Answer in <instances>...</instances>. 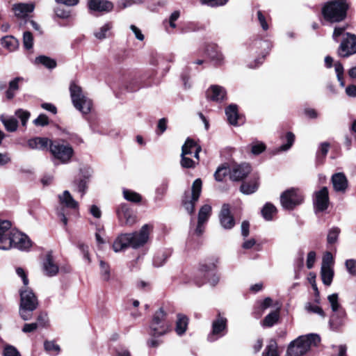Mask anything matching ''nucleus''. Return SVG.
<instances>
[{
	"mask_svg": "<svg viewBox=\"0 0 356 356\" xmlns=\"http://www.w3.org/2000/svg\"><path fill=\"white\" fill-rule=\"evenodd\" d=\"M227 318L218 314L217 318L212 323V330L208 336V340L214 341L219 337H222L227 328Z\"/></svg>",
	"mask_w": 356,
	"mask_h": 356,
	"instance_id": "obj_12",
	"label": "nucleus"
},
{
	"mask_svg": "<svg viewBox=\"0 0 356 356\" xmlns=\"http://www.w3.org/2000/svg\"><path fill=\"white\" fill-rule=\"evenodd\" d=\"M266 149L265 145L261 142H256L251 145V152L253 154L257 155L263 152Z\"/></svg>",
	"mask_w": 356,
	"mask_h": 356,
	"instance_id": "obj_54",
	"label": "nucleus"
},
{
	"mask_svg": "<svg viewBox=\"0 0 356 356\" xmlns=\"http://www.w3.org/2000/svg\"><path fill=\"white\" fill-rule=\"evenodd\" d=\"M188 323V319L185 315L181 314L177 315L175 331L178 335H182L186 332Z\"/></svg>",
	"mask_w": 356,
	"mask_h": 356,
	"instance_id": "obj_34",
	"label": "nucleus"
},
{
	"mask_svg": "<svg viewBox=\"0 0 356 356\" xmlns=\"http://www.w3.org/2000/svg\"><path fill=\"white\" fill-rule=\"evenodd\" d=\"M348 8L346 0H332L323 7L322 14L331 23L339 22L346 18Z\"/></svg>",
	"mask_w": 356,
	"mask_h": 356,
	"instance_id": "obj_4",
	"label": "nucleus"
},
{
	"mask_svg": "<svg viewBox=\"0 0 356 356\" xmlns=\"http://www.w3.org/2000/svg\"><path fill=\"white\" fill-rule=\"evenodd\" d=\"M152 229V227L146 224L139 231L120 234L113 244V250L117 252L127 248L138 249L144 246L149 240Z\"/></svg>",
	"mask_w": 356,
	"mask_h": 356,
	"instance_id": "obj_1",
	"label": "nucleus"
},
{
	"mask_svg": "<svg viewBox=\"0 0 356 356\" xmlns=\"http://www.w3.org/2000/svg\"><path fill=\"white\" fill-rule=\"evenodd\" d=\"M251 171L248 163H242L233 166L230 172V179L233 181H239L244 179Z\"/></svg>",
	"mask_w": 356,
	"mask_h": 356,
	"instance_id": "obj_21",
	"label": "nucleus"
},
{
	"mask_svg": "<svg viewBox=\"0 0 356 356\" xmlns=\"http://www.w3.org/2000/svg\"><path fill=\"white\" fill-rule=\"evenodd\" d=\"M230 172L231 170L225 165L219 167L214 174L216 180L218 181H222L228 174L230 175Z\"/></svg>",
	"mask_w": 356,
	"mask_h": 356,
	"instance_id": "obj_43",
	"label": "nucleus"
},
{
	"mask_svg": "<svg viewBox=\"0 0 356 356\" xmlns=\"http://www.w3.org/2000/svg\"><path fill=\"white\" fill-rule=\"evenodd\" d=\"M43 273L49 277L55 276L59 270L58 264L55 262L51 252H49L42 263Z\"/></svg>",
	"mask_w": 356,
	"mask_h": 356,
	"instance_id": "obj_18",
	"label": "nucleus"
},
{
	"mask_svg": "<svg viewBox=\"0 0 356 356\" xmlns=\"http://www.w3.org/2000/svg\"><path fill=\"white\" fill-rule=\"evenodd\" d=\"M113 29V23L108 22L97 29L94 32L95 37L98 40H104L109 37L111 30Z\"/></svg>",
	"mask_w": 356,
	"mask_h": 356,
	"instance_id": "obj_29",
	"label": "nucleus"
},
{
	"mask_svg": "<svg viewBox=\"0 0 356 356\" xmlns=\"http://www.w3.org/2000/svg\"><path fill=\"white\" fill-rule=\"evenodd\" d=\"M207 54L210 58L216 64L220 65L224 60V56L219 47L216 44H211L207 49Z\"/></svg>",
	"mask_w": 356,
	"mask_h": 356,
	"instance_id": "obj_27",
	"label": "nucleus"
},
{
	"mask_svg": "<svg viewBox=\"0 0 356 356\" xmlns=\"http://www.w3.org/2000/svg\"><path fill=\"white\" fill-rule=\"evenodd\" d=\"M345 27H336L334 30L332 38L334 41L338 42L339 37L342 36V38H343V34L346 33L344 32Z\"/></svg>",
	"mask_w": 356,
	"mask_h": 356,
	"instance_id": "obj_64",
	"label": "nucleus"
},
{
	"mask_svg": "<svg viewBox=\"0 0 356 356\" xmlns=\"http://www.w3.org/2000/svg\"><path fill=\"white\" fill-rule=\"evenodd\" d=\"M170 329V323L166 318V314L161 308L154 314L149 325V334L160 337L166 334Z\"/></svg>",
	"mask_w": 356,
	"mask_h": 356,
	"instance_id": "obj_7",
	"label": "nucleus"
},
{
	"mask_svg": "<svg viewBox=\"0 0 356 356\" xmlns=\"http://www.w3.org/2000/svg\"><path fill=\"white\" fill-rule=\"evenodd\" d=\"M334 70L337 74V79L341 87H344L345 83L343 81V67L340 62L334 63Z\"/></svg>",
	"mask_w": 356,
	"mask_h": 356,
	"instance_id": "obj_47",
	"label": "nucleus"
},
{
	"mask_svg": "<svg viewBox=\"0 0 356 356\" xmlns=\"http://www.w3.org/2000/svg\"><path fill=\"white\" fill-rule=\"evenodd\" d=\"M186 149V147H181V165L185 168H193L198 163L199 161L190 159L187 155Z\"/></svg>",
	"mask_w": 356,
	"mask_h": 356,
	"instance_id": "obj_33",
	"label": "nucleus"
},
{
	"mask_svg": "<svg viewBox=\"0 0 356 356\" xmlns=\"http://www.w3.org/2000/svg\"><path fill=\"white\" fill-rule=\"evenodd\" d=\"M35 63H40L49 69H53L56 66V62L47 56H40L35 58Z\"/></svg>",
	"mask_w": 356,
	"mask_h": 356,
	"instance_id": "obj_39",
	"label": "nucleus"
},
{
	"mask_svg": "<svg viewBox=\"0 0 356 356\" xmlns=\"http://www.w3.org/2000/svg\"><path fill=\"white\" fill-rule=\"evenodd\" d=\"M16 273L22 278L24 285V289H20L19 314L24 321H28L31 318V312L37 308L38 302L33 291L27 287L29 279L24 270L18 267Z\"/></svg>",
	"mask_w": 356,
	"mask_h": 356,
	"instance_id": "obj_2",
	"label": "nucleus"
},
{
	"mask_svg": "<svg viewBox=\"0 0 356 356\" xmlns=\"http://www.w3.org/2000/svg\"><path fill=\"white\" fill-rule=\"evenodd\" d=\"M75 190L81 193V196L85 193L87 188L86 178L81 179L79 181H74Z\"/></svg>",
	"mask_w": 356,
	"mask_h": 356,
	"instance_id": "obj_52",
	"label": "nucleus"
},
{
	"mask_svg": "<svg viewBox=\"0 0 356 356\" xmlns=\"http://www.w3.org/2000/svg\"><path fill=\"white\" fill-rule=\"evenodd\" d=\"M182 147H186L187 155H192L193 154V156L197 161L200 160L199 154L201 152V147L197 145L193 140L191 138H187L185 143Z\"/></svg>",
	"mask_w": 356,
	"mask_h": 356,
	"instance_id": "obj_28",
	"label": "nucleus"
},
{
	"mask_svg": "<svg viewBox=\"0 0 356 356\" xmlns=\"http://www.w3.org/2000/svg\"><path fill=\"white\" fill-rule=\"evenodd\" d=\"M346 316V313L344 309L333 312L329 321L330 329L332 330H338L344 324Z\"/></svg>",
	"mask_w": 356,
	"mask_h": 356,
	"instance_id": "obj_22",
	"label": "nucleus"
},
{
	"mask_svg": "<svg viewBox=\"0 0 356 356\" xmlns=\"http://www.w3.org/2000/svg\"><path fill=\"white\" fill-rule=\"evenodd\" d=\"M130 29L134 33L135 37L137 40H138L140 41L144 40L145 36L139 28H138L136 26L132 24L130 26Z\"/></svg>",
	"mask_w": 356,
	"mask_h": 356,
	"instance_id": "obj_61",
	"label": "nucleus"
},
{
	"mask_svg": "<svg viewBox=\"0 0 356 356\" xmlns=\"http://www.w3.org/2000/svg\"><path fill=\"white\" fill-rule=\"evenodd\" d=\"M337 54L339 56L343 58L356 54V35L355 34L350 33L343 34Z\"/></svg>",
	"mask_w": 356,
	"mask_h": 356,
	"instance_id": "obj_10",
	"label": "nucleus"
},
{
	"mask_svg": "<svg viewBox=\"0 0 356 356\" xmlns=\"http://www.w3.org/2000/svg\"><path fill=\"white\" fill-rule=\"evenodd\" d=\"M59 203L67 208L71 209H76L79 207V203L73 198L68 191H65L62 194L58 196Z\"/></svg>",
	"mask_w": 356,
	"mask_h": 356,
	"instance_id": "obj_25",
	"label": "nucleus"
},
{
	"mask_svg": "<svg viewBox=\"0 0 356 356\" xmlns=\"http://www.w3.org/2000/svg\"><path fill=\"white\" fill-rule=\"evenodd\" d=\"M1 43L2 46L9 51H15L19 47V41L12 35H6L1 38Z\"/></svg>",
	"mask_w": 356,
	"mask_h": 356,
	"instance_id": "obj_30",
	"label": "nucleus"
},
{
	"mask_svg": "<svg viewBox=\"0 0 356 356\" xmlns=\"http://www.w3.org/2000/svg\"><path fill=\"white\" fill-rule=\"evenodd\" d=\"M303 195L298 188H291L282 193L280 202L285 209L292 210L295 207L301 204Z\"/></svg>",
	"mask_w": 356,
	"mask_h": 356,
	"instance_id": "obj_9",
	"label": "nucleus"
},
{
	"mask_svg": "<svg viewBox=\"0 0 356 356\" xmlns=\"http://www.w3.org/2000/svg\"><path fill=\"white\" fill-rule=\"evenodd\" d=\"M23 45L27 49H31L33 46V36L30 31H24L23 33Z\"/></svg>",
	"mask_w": 356,
	"mask_h": 356,
	"instance_id": "obj_44",
	"label": "nucleus"
},
{
	"mask_svg": "<svg viewBox=\"0 0 356 356\" xmlns=\"http://www.w3.org/2000/svg\"><path fill=\"white\" fill-rule=\"evenodd\" d=\"M167 122L168 120L165 118H163L159 120L157 124V129L156 131L157 135H161L167 129Z\"/></svg>",
	"mask_w": 356,
	"mask_h": 356,
	"instance_id": "obj_58",
	"label": "nucleus"
},
{
	"mask_svg": "<svg viewBox=\"0 0 356 356\" xmlns=\"http://www.w3.org/2000/svg\"><path fill=\"white\" fill-rule=\"evenodd\" d=\"M3 356H21V355L13 346L6 345L3 349Z\"/></svg>",
	"mask_w": 356,
	"mask_h": 356,
	"instance_id": "obj_53",
	"label": "nucleus"
},
{
	"mask_svg": "<svg viewBox=\"0 0 356 356\" xmlns=\"http://www.w3.org/2000/svg\"><path fill=\"white\" fill-rule=\"evenodd\" d=\"M340 233V229L338 227H332L328 232L327 240L330 244H333L337 242L338 236Z\"/></svg>",
	"mask_w": 356,
	"mask_h": 356,
	"instance_id": "obj_48",
	"label": "nucleus"
},
{
	"mask_svg": "<svg viewBox=\"0 0 356 356\" xmlns=\"http://www.w3.org/2000/svg\"><path fill=\"white\" fill-rule=\"evenodd\" d=\"M227 1L228 0H201L202 4L211 7L224 6Z\"/></svg>",
	"mask_w": 356,
	"mask_h": 356,
	"instance_id": "obj_57",
	"label": "nucleus"
},
{
	"mask_svg": "<svg viewBox=\"0 0 356 356\" xmlns=\"http://www.w3.org/2000/svg\"><path fill=\"white\" fill-rule=\"evenodd\" d=\"M119 220L126 225H132L136 222V216L127 204H121L117 209Z\"/></svg>",
	"mask_w": 356,
	"mask_h": 356,
	"instance_id": "obj_20",
	"label": "nucleus"
},
{
	"mask_svg": "<svg viewBox=\"0 0 356 356\" xmlns=\"http://www.w3.org/2000/svg\"><path fill=\"white\" fill-rule=\"evenodd\" d=\"M22 80L23 79L22 77H16L10 81L8 89L6 92V97L8 99H11L14 97L15 92L19 88V82Z\"/></svg>",
	"mask_w": 356,
	"mask_h": 356,
	"instance_id": "obj_36",
	"label": "nucleus"
},
{
	"mask_svg": "<svg viewBox=\"0 0 356 356\" xmlns=\"http://www.w3.org/2000/svg\"><path fill=\"white\" fill-rule=\"evenodd\" d=\"M218 217L220 225L224 229H230L234 226V218L231 213L230 206L228 204H224L222 206Z\"/></svg>",
	"mask_w": 356,
	"mask_h": 356,
	"instance_id": "obj_15",
	"label": "nucleus"
},
{
	"mask_svg": "<svg viewBox=\"0 0 356 356\" xmlns=\"http://www.w3.org/2000/svg\"><path fill=\"white\" fill-rule=\"evenodd\" d=\"M207 98L213 102H220L226 98V90L218 85L211 86L206 92Z\"/></svg>",
	"mask_w": 356,
	"mask_h": 356,
	"instance_id": "obj_19",
	"label": "nucleus"
},
{
	"mask_svg": "<svg viewBox=\"0 0 356 356\" xmlns=\"http://www.w3.org/2000/svg\"><path fill=\"white\" fill-rule=\"evenodd\" d=\"M262 356H278L276 343L270 342L264 350Z\"/></svg>",
	"mask_w": 356,
	"mask_h": 356,
	"instance_id": "obj_50",
	"label": "nucleus"
},
{
	"mask_svg": "<svg viewBox=\"0 0 356 356\" xmlns=\"http://www.w3.org/2000/svg\"><path fill=\"white\" fill-rule=\"evenodd\" d=\"M9 241L10 248L14 247L19 250H25L31 246V242L29 237L15 230H13Z\"/></svg>",
	"mask_w": 356,
	"mask_h": 356,
	"instance_id": "obj_11",
	"label": "nucleus"
},
{
	"mask_svg": "<svg viewBox=\"0 0 356 356\" xmlns=\"http://www.w3.org/2000/svg\"><path fill=\"white\" fill-rule=\"evenodd\" d=\"M314 205L316 211H323L329 205V194L327 187H323L314 193Z\"/></svg>",
	"mask_w": 356,
	"mask_h": 356,
	"instance_id": "obj_14",
	"label": "nucleus"
},
{
	"mask_svg": "<svg viewBox=\"0 0 356 356\" xmlns=\"http://www.w3.org/2000/svg\"><path fill=\"white\" fill-rule=\"evenodd\" d=\"M321 275L323 284L330 286L334 277V271L332 267H321Z\"/></svg>",
	"mask_w": 356,
	"mask_h": 356,
	"instance_id": "obj_35",
	"label": "nucleus"
},
{
	"mask_svg": "<svg viewBox=\"0 0 356 356\" xmlns=\"http://www.w3.org/2000/svg\"><path fill=\"white\" fill-rule=\"evenodd\" d=\"M346 269L349 274L351 275H356V260L355 259H347L345 262Z\"/></svg>",
	"mask_w": 356,
	"mask_h": 356,
	"instance_id": "obj_55",
	"label": "nucleus"
},
{
	"mask_svg": "<svg viewBox=\"0 0 356 356\" xmlns=\"http://www.w3.org/2000/svg\"><path fill=\"white\" fill-rule=\"evenodd\" d=\"M307 310L309 312L314 313V314H317L318 315H319L322 318H325V314L324 311L323 310V309L321 307H319L318 305H309L307 307Z\"/></svg>",
	"mask_w": 356,
	"mask_h": 356,
	"instance_id": "obj_59",
	"label": "nucleus"
},
{
	"mask_svg": "<svg viewBox=\"0 0 356 356\" xmlns=\"http://www.w3.org/2000/svg\"><path fill=\"white\" fill-rule=\"evenodd\" d=\"M320 340V337L316 334L300 336L289 345L286 356H302L306 354L312 346H317Z\"/></svg>",
	"mask_w": 356,
	"mask_h": 356,
	"instance_id": "obj_3",
	"label": "nucleus"
},
{
	"mask_svg": "<svg viewBox=\"0 0 356 356\" xmlns=\"http://www.w3.org/2000/svg\"><path fill=\"white\" fill-rule=\"evenodd\" d=\"M332 312L344 309L339 302V296L337 293H332L327 297Z\"/></svg>",
	"mask_w": 356,
	"mask_h": 356,
	"instance_id": "obj_40",
	"label": "nucleus"
},
{
	"mask_svg": "<svg viewBox=\"0 0 356 356\" xmlns=\"http://www.w3.org/2000/svg\"><path fill=\"white\" fill-rule=\"evenodd\" d=\"M123 196L124 199L131 202L138 203L141 201L140 194L129 189L123 190Z\"/></svg>",
	"mask_w": 356,
	"mask_h": 356,
	"instance_id": "obj_41",
	"label": "nucleus"
},
{
	"mask_svg": "<svg viewBox=\"0 0 356 356\" xmlns=\"http://www.w3.org/2000/svg\"><path fill=\"white\" fill-rule=\"evenodd\" d=\"M276 213L277 209L271 203H266L261 210L262 216L266 220H271Z\"/></svg>",
	"mask_w": 356,
	"mask_h": 356,
	"instance_id": "obj_37",
	"label": "nucleus"
},
{
	"mask_svg": "<svg viewBox=\"0 0 356 356\" xmlns=\"http://www.w3.org/2000/svg\"><path fill=\"white\" fill-rule=\"evenodd\" d=\"M279 318V312L274 311L267 315L263 321V325L267 327L273 326Z\"/></svg>",
	"mask_w": 356,
	"mask_h": 356,
	"instance_id": "obj_42",
	"label": "nucleus"
},
{
	"mask_svg": "<svg viewBox=\"0 0 356 356\" xmlns=\"http://www.w3.org/2000/svg\"><path fill=\"white\" fill-rule=\"evenodd\" d=\"M202 182L200 179H195L192 185L191 193L186 192L184 194L182 204L189 214L193 213L195 211V205L202 192Z\"/></svg>",
	"mask_w": 356,
	"mask_h": 356,
	"instance_id": "obj_8",
	"label": "nucleus"
},
{
	"mask_svg": "<svg viewBox=\"0 0 356 356\" xmlns=\"http://www.w3.org/2000/svg\"><path fill=\"white\" fill-rule=\"evenodd\" d=\"M13 229H11V223L8 220L0 219V249L9 250V238Z\"/></svg>",
	"mask_w": 356,
	"mask_h": 356,
	"instance_id": "obj_13",
	"label": "nucleus"
},
{
	"mask_svg": "<svg viewBox=\"0 0 356 356\" xmlns=\"http://www.w3.org/2000/svg\"><path fill=\"white\" fill-rule=\"evenodd\" d=\"M211 213V207L209 204L203 205L198 213V220L200 222H207Z\"/></svg>",
	"mask_w": 356,
	"mask_h": 356,
	"instance_id": "obj_38",
	"label": "nucleus"
},
{
	"mask_svg": "<svg viewBox=\"0 0 356 356\" xmlns=\"http://www.w3.org/2000/svg\"><path fill=\"white\" fill-rule=\"evenodd\" d=\"M34 9L35 5L33 3H16L12 6V10L18 19H25Z\"/></svg>",
	"mask_w": 356,
	"mask_h": 356,
	"instance_id": "obj_17",
	"label": "nucleus"
},
{
	"mask_svg": "<svg viewBox=\"0 0 356 356\" xmlns=\"http://www.w3.org/2000/svg\"><path fill=\"white\" fill-rule=\"evenodd\" d=\"M35 126L44 127L49 124V119L44 114H40L36 119L33 120Z\"/></svg>",
	"mask_w": 356,
	"mask_h": 356,
	"instance_id": "obj_56",
	"label": "nucleus"
},
{
	"mask_svg": "<svg viewBox=\"0 0 356 356\" xmlns=\"http://www.w3.org/2000/svg\"><path fill=\"white\" fill-rule=\"evenodd\" d=\"M259 187V181L257 178H254L250 181L243 182L240 191L245 195H250L254 193Z\"/></svg>",
	"mask_w": 356,
	"mask_h": 356,
	"instance_id": "obj_31",
	"label": "nucleus"
},
{
	"mask_svg": "<svg viewBox=\"0 0 356 356\" xmlns=\"http://www.w3.org/2000/svg\"><path fill=\"white\" fill-rule=\"evenodd\" d=\"M52 140L47 138L35 137L28 141V145L31 149H37L40 150L49 149L50 143Z\"/></svg>",
	"mask_w": 356,
	"mask_h": 356,
	"instance_id": "obj_24",
	"label": "nucleus"
},
{
	"mask_svg": "<svg viewBox=\"0 0 356 356\" xmlns=\"http://www.w3.org/2000/svg\"><path fill=\"white\" fill-rule=\"evenodd\" d=\"M44 347L46 351L54 355H58L60 350L59 346L53 341H46L44 343Z\"/></svg>",
	"mask_w": 356,
	"mask_h": 356,
	"instance_id": "obj_46",
	"label": "nucleus"
},
{
	"mask_svg": "<svg viewBox=\"0 0 356 356\" xmlns=\"http://www.w3.org/2000/svg\"><path fill=\"white\" fill-rule=\"evenodd\" d=\"M286 143L281 145L279 151H286L291 148L295 140V135L292 132H287L285 136Z\"/></svg>",
	"mask_w": 356,
	"mask_h": 356,
	"instance_id": "obj_45",
	"label": "nucleus"
},
{
	"mask_svg": "<svg viewBox=\"0 0 356 356\" xmlns=\"http://www.w3.org/2000/svg\"><path fill=\"white\" fill-rule=\"evenodd\" d=\"M333 261L332 255L330 252H326L323 257V262L321 267H331Z\"/></svg>",
	"mask_w": 356,
	"mask_h": 356,
	"instance_id": "obj_62",
	"label": "nucleus"
},
{
	"mask_svg": "<svg viewBox=\"0 0 356 356\" xmlns=\"http://www.w3.org/2000/svg\"><path fill=\"white\" fill-rule=\"evenodd\" d=\"M88 7L93 12L110 13L113 10L114 5L108 0H88Z\"/></svg>",
	"mask_w": 356,
	"mask_h": 356,
	"instance_id": "obj_16",
	"label": "nucleus"
},
{
	"mask_svg": "<svg viewBox=\"0 0 356 356\" xmlns=\"http://www.w3.org/2000/svg\"><path fill=\"white\" fill-rule=\"evenodd\" d=\"M0 120L7 131L13 132L17 130L18 122L14 117L2 115Z\"/></svg>",
	"mask_w": 356,
	"mask_h": 356,
	"instance_id": "obj_32",
	"label": "nucleus"
},
{
	"mask_svg": "<svg viewBox=\"0 0 356 356\" xmlns=\"http://www.w3.org/2000/svg\"><path fill=\"white\" fill-rule=\"evenodd\" d=\"M49 150L55 159L63 164L68 163L74 155L72 145L62 140H52Z\"/></svg>",
	"mask_w": 356,
	"mask_h": 356,
	"instance_id": "obj_6",
	"label": "nucleus"
},
{
	"mask_svg": "<svg viewBox=\"0 0 356 356\" xmlns=\"http://www.w3.org/2000/svg\"><path fill=\"white\" fill-rule=\"evenodd\" d=\"M332 183L334 191L344 193L348 187V180L341 172L336 173L332 177Z\"/></svg>",
	"mask_w": 356,
	"mask_h": 356,
	"instance_id": "obj_23",
	"label": "nucleus"
},
{
	"mask_svg": "<svg viewBox=\"0 0 356 356\" xmlns=\"http://www.w3.org/2000/svg\"><path fill=\"white\" fill-rule=\"evenodd\" d=\"M70 97L74 106L83 114H88L90 112L92 103L83 92L81 88L72 83L70 86Z\"/></svg>",
	"mask_w": 356,
	"mask_h": 356,
	"instance_id": "obj_5",
	"label": "nucleus"
},
{
	"mask_svg": "<svg viewBox=\"0 0 356 356\" xmlns=\"http://www.w3.org/2000/svg\"><path fill=\"white\" fill-rule=\"evenodd\" d=\"M100 273L103 280L108 281L110 279V268L108 265L104 261L101 260L99 262Z\"/></svg>",
	"mask_w": 356,
	"mask_h": 356,
	"instance_id": "obj_49",
	"label": "nucleus"
},
{
	"mask_svg": "<svg viewBox=\"0 0 356 356\" xmlns=\"http://www.w3.org/2000/svg\"><path fill=\"white\" fill-rule=\"evenodd\" d=\"M316 261V252L314 251H311L308 253L307 258V267L309 269H311L314 264Z\"/></svg>",
	"mask_w": 356,
	"mask_h": 356,
	"instance_id": "obj_63",
	"label": "nucleus"
},
{
	"mask_svg": "<svg viewBox=\"0 0 356 356\" xmlns=\"http://www.w3.org/2000/svg\"><path fill=\"white\" fill-rule=\"evenodd\" d=\"M56 15L61 19H68L70 17V11L64 10L60 8H57L55 10Z\"/></svg>",
	"mask_w": 356,
	"mask_h": 356,
	"instance_id": "obj_60",
	"label": "nucleus"
},
{
	"mask_svg": "<svg viewBox=\"0 0 356 356\" xmlns=\"http://www.w3.org/2000/svg\"><path fill=\"white\" fill-rule=\"evenodd\" d=\"M15 115L20 119L22 124L25 126L30 117V113L23 109H18L15 111Z\"/></svg>",
	"mask_w": 356,
	"mask_h": 356,
	"instance_id": "obj_51",
	"label": "nucleus"
},
{
	"mask_svg": "<svg viewBox=\"0 0 356 356\" xmlns=\"http://www.w3.org/2000/svg\"><path fill=\"white\" fill-rule=\"evenodd\" d=\"M225 114L229 124L234 126L240 124L241 118L238 113V108L235 104H230L225 109Z\"/></svg>",
	"mask_w": 356,
	"mask_h": 356,
	"instance_id": "obj_26",
	"label": "nucleus"
}]
</instances>
